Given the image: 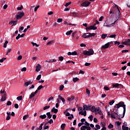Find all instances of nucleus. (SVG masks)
<instances>
[{
    "mask_svg": "<svg viewBox=\"0 0 130 130\" xmlns=\"http://www.w3.org/2000/svg\"><path fill=\"white\" fill-rule=\"evenodd\" d=\"M82 53L83 54H84V55H93V54H94V50H93V49L90 48L89 49H88V51L87 50H84L82 51Z\"/></svg>",
    "mask_w": 130,
    "mask_h": 130,
    "instance_id": "nucleus-3",
    "label": "nucleus"
},
{
    "mask_svg": "<svg viewBox=\"0 0 130 130\" xmlns=\"http://www.w3.org/2000/svg\"><path fill=\"white\" fill-rule=\"evenodd\" d=\"M91 4V3L90 2H88V1H85L84 2H83L81 6L82 7H88V6Z\"/></svg>",
    "mask_w": 130,
    "mask_h": 130,
    "instance_id": "nucleus-7",
    "label": "nucleus"
},
{
    "mask_svg": "<svg viewBox=\"0 0 130 130\" xmlns=\"http://www.w3.org/2000/svg\"><path fill=\"white\" fill-rule=\"evenodd\" d=\"M84 124H85V125L86 126H90V123H89L87 121H85V123H84Z\"/></svg>",
    "mask_w": 130,
    "mask_h": 130,
    "instance_id": "nucleus-38",
    "label": "nucleus"
},
{
    "mask_svg": "<svg viewBox=\"0 0 130 130\" xmlns=\"http://www.w3.org/2000/svg\"><path fill=\"white\" fill-rule=\"evenodd\" d=\"M128 52V50H123L122 51V53H125Z\"/></svg>",
    "mask_w": 130,
    "mask_h": 130,
    "instance_id": "nucleus-60",
    "label": "nucleus"
},
{
    "mask_svg": "<svg viewBox=\"0 0 130 130\" xmlns=\"http://www.w3.org/2000/svg\"><path fill=\"white\" fill-rule=\"evenodd\" d=\"M95 127H96L97 129H100V125L99 124H96L95 125Z\"/></svg>",
    "mask_w": 130,
    "mask_h": 130,
    "instance_id": "nucleus-63",
    "label": "nucleus"
},
{
    "mask_svg": "<svg viewBox=\"0 0 130 130\" xmlns=\"http://www.w3.org/2000/svg\"><path fill=\"white\" fill-rule=\"evenodd\" d=\"M49 128V126L47 125V126H44V129H48Z\"/></svg>",
    "mask_w": 130,
    "mask_h": 130,
    "instance_id": "nucleus-61",
    "label": "nucleus"
},
{
    "mask_svg": "<svg viewBox=\"0 0 130 130\" xmlns=\"http://www.w3.org/2000/svg\"><path fill=\"white\" fill-rule=\"evenodd\" d=\"M18 23V21H13L12 22V26H14V25H17V24Z\"/></svg>",
    "mask_w": 130,
    "mask_h": 130,
    "instance_id": "nucleus-51",
    "label": "nucleus"
},
{
    "mask_svg": "<svg viewBox=\"0 0 130 130\" xmlns=\"http://www.w3.org/2000/svg\"><path fill=\"white\" fill-rule=\"evenodd\" d=\"M59 60H60V61H62V60H63V57L62 56H59Z\"/></svg>",
    "mask_w": 130,
    "mask_h": 130,
    "instance_id": "nucleus-59",
    "label": "nucleus"
},
{
    "mask_svg": "<svg viewBox=\"0 0 130 130\" xmlns=\"http://www.w3.org/2000/svg\"><path fill=\"white\" fill-rule=\"evenodd\" d=\"M47 117V116L46 114L44 115H41L40 116V118H41V119H45V118Z\"/></svg>",
    "mask_w": 130,
    "mask_h": 130,
    "instance_id": "nucleus-20",
    "label": "nucleus"
},
{
    "mask_svg": "<svg viewBox=\"0 0 130 130\" xmlns=\"http://www.w3.org/2000/svg\"><path fill=\"white\" fill-rule=\"evenodd\" d=\"M32 84H33V81H29L26 82L24 83V86L25 87H28V86H29V85H31Z\"/></svg>",
    "mask_w": 130,
    "mask_h": 130,
    "instance_id": "nucleus-11",
    "label": "nucleus"
},
{
    "mask_svg": "<svg viewBox=\"0 0 130 130\" xmlns=\"http://www.w3.org/2000/svg\"><path fill=\"white\" fill-rule=\"evenodd\" d=\"M51 112H54V113H57L58 112V110L57 109H55V107H53L51 110Z\"/></svg>",
    "mask_w": 130,
    "mask_h": 130,
    "instance_id": "nucleus-16",
    "label": "nucleus"
},
{
    "mask_svg": "<svg viewBox=\"0 0 130 130\" xmlns=\"http://www.w3.org/2000/svg\"><path fill=\"white\" fill-rule=\"evenodd\" d=\"M7 59V58L3 57L0 60V62H4V61L6 60Z\"/></svg>",
    "mask_w": 130,
    "mask_h": 130,
    "instance_id": "nucleus-46",
    "label": "nucleus"
},
{
    "mask_svg": "<svg viewBox=\"0 0 130 130\" xmlns=\"http://www.w3.org/2000/svg\"><path fill=\"white\" fill-rule=\"evenodd\" d=\"M108 128L110 129L113 128V125L111 123H110L109 125H108Z\"/></svg>",
    "mask_w": 130,
    "mask_h": 130,
    "instance_id": "nucleus-43",
    "label": "nucleus"
},
{
    "mask_svg": "<svg viewBox=\"0 0 130 130\" xmlns=\"http://www.w3.org/2000/svg\"><path fill=\"white\" fill-rule=\"evenodd\" d=\"M74 99H75V96H72L71 98H68L67 100H68V101H73Z\"/></svg>",
    "mask_w": 130,
    "mask_h": 130,
    "instance_id": "nucleus-25",
    "label": "nucleus"
},
{
    "mask_svg": "<svg viewBox=\"0 0 130 130\" xmlns=\"http://www.w3.org/2000/svg\"><path fill=\"white\" fill-rule=\"evenodd\" d=\"M48 123H50V124H52V123H53V120H52V119H51L48 121Z\"/></svg>",
    "mask_w": 130,
    "mask_h": 130,
    "instance_id": "nucleus-49",
    "label": "nucleus"
},
{
    "mask_svg": "<svg viewBox=\"0 0 130 130\" xmlns=\"http://www.w3.org/2000/svg\"><path fill=\"white\" fill-rule=\"evenodd\" d=\"M115 106L117 107V109L120 107H123V112L122 116L121 117V118H123L124 117V115H125V111H126V106L124 104V102H120L119 103L116 104Z\"/></svg>",
    "mask_w": 130,
    "mask_h": 130,
    "instance_id": "nucleus-2",
    "label": "nucleus"
},
{
    "mask_svg": "<svg viewBox=\"0 0 130 130\" xmlns=\"http://www.w3.org/2000/svg\"><path fill=\"white\" fill-rule=\"evenodd\" d=\"M54 41L53 40L50 41V42H48L47 44V45H50V44H52V43H54Z\"/></svg>",
    "mask_w": 130,
    "mask_h": 130,
    "instance_id": "nucleus-36",
    "label": "nucleus"
},
{
    "mask_svg": "<svg viewBox=\"0 0 130 130\" xmlns=\"http://www.w3.org/2000/svg\"><path fill=\"white\" fill-rule=\"evenodd\" d=\"M22 98H23V97L22 96V95H20V96H18L17 98V100H22Z\"/></svg>",
    "mask_w": 130,
    "mask_h": 130,
    "instance_id": "nucleus-56",
    "label": "nucleus"
},
{
    "mask_svg": "<svg viewBox=\"0 0 130 130\" xmlns=\"http://www.w3.org/2000/svg\"><path fill=\"white\" fill-rule=\"evenodd\" d=\"M42 67H41V66H40V64L39 63H38L37 64V66H36V72H39L40 71V70H41Z\"/></svg>",
    "mask_w": 130,
    "mask_h": 130,
    "instance_id": "nucleus-10",
    "label": "nucleus"
},
{
    "mask_svg": "<svg viewBox=\"0 0 130 130\" xmlns=\"http://www.w3.org/2000/svg\"><path fill=\"white\" fill-rule=\"evenodd\" d=\"M35 95L34 92H32L29 96V99H32L33 97H35Z\"/></svg>",
    "mask_w": 130,
    "mask_h": 130,
    "instance_id": "nucleus-27",
    "label": "nucleus"
},
{
    "mask_svg": "<svg viewBox=\"0 0 130 130\" xmlns=\"http://www.w3.org/2000/svg\"><path fill=\"white\" fill-rule=\"evenodd\" d=\"M58 99H60V100H61L63 103H64L66 102V100H64V99H63V98H62L60 95H59L58 96Z\"/></svg>",
    "mask_w": 130,
    "mask_h": 130,
    "instance_id": "nucleus-17",
    "label": "nucleus"
},
{
    "mask_svg": "<svg viewBox=\"0 0 130 130\" xmlns=\"http://www.w3.org/2000/svg\"><path fill=\"white\" fill-rule=\"evenodd\" d=\"M23 30H24V27L23 26H21L19 28V32L20 33H22V31H23Z\"/></svg>",
    "mask_w": 130,
    "mask_h": 130,
    "instance_id": "nucleus-32",
    "label": "nucleus"
},
{
    "mask_svg": "<svg viewBox=\"0 0 130 130\" xmlns=\"http://www.w3.org/2000/svg\"><path fill=\"white\" fill-rule=\"evenodd\" d=\"M114 102H115V101H114V100H112V101L109 102V104H110V105H113Z\"/></svg>",
    "mask_w": 130,
    "mask_h": 130,
    "instance_id": "nucleus-54",
    "label": "nucleus"
},
{
    "mask_svg": "<svg viewBox=\"0 0 130 130\" xmlns=\"http://www.w3.org/2000/svg\"><path fill=\"white\" fill-rule=\"evenodd\" d=\"M114 44H115V45H119V44H120V42H119L117 41H116L114 42Z\"/></svg>",
    "mask_w": 130,
    "mask_h": 130,
    "instance_id": "nucleus-44",
    "label": "nucleus"
},
{
    "mask_svg": "<svg viewBox=\"0 0 130 130\" xmlns=\"http://www.w3.org/2000/svg\"><path fill=\"white\" fill-rule=\"evenodd\" d=\"M121 44H123L124 45H130L129 43H128V42H127V41L123 42H122Z\"/></svg>",
    "mask_w": 130,
    "mask_h": 130,
    "instance_id": "nucleus-26",
    "label": "nucleus"
},
{
    "mask_svg": "<svg viewBox=\"0 0 130 130\" xmlns=\"http://www.w3.org/2000/svg\"><path fill=\"white\" fill-rule=\"evenodd\" d=\"M79 114H81V115H83L84 116H86L87 115V111L86 110H84V111H80L79 112Z\"/></svg>",
    "mask_w": 130,
    "mask_h": 130,
    "instance_id": "nucleus-14",
    "label": "nucleus"
},
{
    "mask_svg": "<svg viewBox=\"0 0 130 130\" xmlns=\"http://www.w3.org/2000/svg\"><path fill=\"white\" fill-rule=\"evenodd\" d=\"M57 22V23H61V22H62V18H58Z\"/></svg>",
    "mask_w": 130,
    "mask_h": 130,
    "instance_id": "nucleus-45",
    "label": "nucleus"
},
{
    "mask_svg": "<svg viewBox=\"0 0 130 130\" xmlns=\"http://www.w3.org/2000/svg\"><path fill=\"white\" fill-rule=\"evenodd\" d=\"M22 55L18 56L17 57V60H21V59H22Z\"/></svg>",
    "mask_w": 130,
    "mask_h": 130,
    "instance_id": "nucleus-58",
    "label": "nucleus"
},
{
    "mask_svg": "<svg viewBox=\"0 0 130 130\" xmlns=\"http://www.w3.org/2000/svg\"><path fill=\"white\" fill-rule=\"evenodd\" d=\"M25 16V13L23 12L18 13V15L16 16V20H19V19H22V17Z\"/></svg>",
    "mask_w": 130,
    "mask_h": 130,
    "instance_id": "nucleus-5",
    "label": "nucleus"
},
{
    "mask_svg": "<svg viewBox=\"0 0 130 130\" xmlns=\"http://www.w3.org/2000/svg\"><path fill=\"white\" fill-rule=\"evenodd\" d=\"M72 33H73V30L68 31L66 32V35H67V36H69V35H71Z\"/></svg>",
    "mask_w": 130,
    "mask_h": 130,
    "instance_id": "nucleus-30",
    "label": "nucleus"
},
{
    "mask_svg": "<svg viewBox=\"0 0 130 130\" xmlns=\"http://www.w3.org/2000/svg\"><path fill=\"white\" fill-rule=\"evenodd\" d=\"M111 117L112 118H114V119H115V118H116V117H115V116H114V114H111Z\"/></svg>",
    "mask_w": 130,
    "mask_h": 130,
    "instance_id": "nucleus-55",
    "label": "nucleus"
},
{
    "mask_svg": "<svg viewBox=\"0 0 130 130\" xmlns=\"http://www.w3.org/2000/svg\"><path fill=\"white\" fill-rule=\"evenodd\" d=\"M80 130H86V125H83L80 128Z\"/></svg>",
    "mask_w": 130,
    "mask_h": 130,
    "instance_id": "nucleus-48",
    "label": "nucleus"
},
{
    "mask_svg": "<svg viewBox=\"0 0 130 130\" xmlns=\"http://www.w3.org/2000/svg\"><path fill=\"white\" fill-rule=\"evenodd\" d=\"M41 79V75L40 74V75H39L37 76V78H36V80H37L38 81H39Z\"/></svg>",
    "mask_w": 130,
    "mask_h": 130,
    "instance_id": "nucleus-34",
    "label": "nucleus"
},
{
    "mask_svg": "<svg viewBox=\"0 0 130 130\" xmlns=\"http://www.w3.org/2000/svg\"><path fill=\"white\" fill-rule=\"evenodd\" d=\"M86 92L87 95H90V90L89 89H86Z\"/></svg>",
    "mask_w": 130,
    "mask_h": 130,
    "instance_id": "nucleus-62",
    "label": "nucleus"
},
{
    "mask_svg": "<svg viewBox=\"0 0 130 130\" xmlns=\"http://www.w3.org/2000/svg\"><path fill=\"white\" fill-rule=\"evenodd\" d=\"M88 118H89L90 121H92L93 120V115H91L88 117Z\"/></svg>",
    "mask_w": 130,
    "mask_h": 130,
    "instance_id": "nucleus-53",
    "label": "nucleus"
},
{
    "mask_svg": "<svg viewBox=\"0 0 130 130\" xmlns=\"http://www.w3.org/2000/svg\"><path fill=\"white\" fill-rule=\"evenodd\" d=\"M96 29H97V27L94 26V25L90 26L89 27L86 28V30L87 32H89L90 30H96Z\"/></svg>",
    "mask_w": 130,
    "mask_h": 130,
    "instance_id": "nucleus-6",
    "label": "nucleus"
},
{
    "mask_svg": "<svg viewBox=\"0 0 130 130\" xmlns=\"http://www.w3.org/2000/svg\"><path fill=\"white\" fill-rule=\"evenodd\" d=\"M82 37H83V38H85V39L90 38V36L89 34H88V33H86V34H84L82 36Z\"/></svg>",
    "mask_w": 130,
    "mask_h": 130,
    "instance_id": "nucleus-15",
    "label": "nucleus"
},
{
    "mask_svg": "<svg viewBox=\"0 0 130 130\" xmlns=\"http://www.w3.org/2000/svg\"><path fill=\"white\" fill-rule=\"evenodd\" d=\"M117 116H116V117L118 118V119H119V120H121V119H120V117L121 116V114H118V115H117Z\"/></svg>",
    "mask_w": 130,
    "mask_h": 130,
    "instance_id": "nucleus-37",
    "label": "nucleus"
},
{
    "mask_svg": "<svg viewBox=\"0 0 130 130\" xmlns=\"http://www.w3.org/2000/svg\"><path fill=\"white\" fill-rule=\"evenodd\" d=\"M27 118H29V115H25L23 117V120H26Z\"/></svg>",
    "mask_w": 130,
    "mask_h": 130,
    "instance_id": "nucleus-29",
    "label": "nucleus"
},
{
    "mask_svg": "<svg viewBox=\"0 0 130 130\" xmlns=\"http://www.w3.org/2000/svg\"><path fill=\"white\" fill-rule=\"evenodd\" d=\"M104 90H106V91H109V90H110L109 87H108V86H105L104 87Z\"/></svg>",
    "mask_w": 130,
    "mask_h": 130,
    "instance_id": "nucleus-47",
    "label": "nucleus"
},
{
    "mask_svg": "<svg viewBox=\"0 0 130 130\" xmlns=\"http://www.w3.org/2000/svg\"><path fill=\"white\" fill-rule=\"evenodd\" d=\"M78 111H79V112H80V111H83V107H79L78 109Z\"/></svg>",
    "mask_w": 130,
    "mask_h": 130,
    "instance_id": "nucleus-52",
    "label": "nucleus"
},
{
    "mask_svg": "<svg viewBox=\"0 0 130 130\" xmlns=\"http://www.w3.org/2000/svg\"><path fill=\"white\" fill-rule=\"evenodd\" d=\"M79 78H78V77H75L73 78V81L74 82V83H76L77 82H78V81H79Z\"/></svg>",
    "mask_w": 130,
    "mask_h": 130,
    "instance_id": "nucleus-24",
    "label": "nucleus"
},
{
    "mask_svg": "<svg viewBox=\"0 0 130 130\" xmlns=\"http://www.w3.org/2000/svg\"><path fill=\"white\" fill-rule=\"evenodd\" d=\"M87 34L89 35V37H94V36H95V35H96V34H95V33L87 32Z\"/></svg>",
    "mask_w": 130,
    "mask_h": 130,
    "instance_id": "nucleus-21",
    "label": "nucleus"
},
{
    "mask_svg": "<svg viewBox=\"0 0 130 130\" xmlns=\"http://www.w3.org/2000/svg\"><path fill=\"white\" fill-rule=\"evenodd\" d=\"M113 88H122V85L118 83H115L112 85Z\"/></svg>",
    "mask_w": 130,
    "mask_h": 130,
    "instance_id": "nucleus-8",
    "label": "nucleus"
},
{
    "mask_svg": "<svg viewBox=\"0 0 130 130\" xmlns=\"http://www.w3.org/2000/svg\"><path fill=\"white\" fill-rule=\"evenodd\" d=\"M43 88V85H40V86L38 87L37 90H38V91H39V90H41V89H42Z\"/></svg>",
    "mask_w": 130,
    "mask_h": 130,
    "instance_id": "nucleus-41",
    "label": "nucleus"
},
{
    "mask_svg": "<svg viewBox=\"0 0 130 130\" xmlns=\"http://www.w3.org/2000/svg\"><path fill=\"white\" fill-rule=\"evenodd\" d=\"M115 7H116V8H113V9L111 10V11H110V14H113L114 15H115L116 20L114 22L110 24H107V23L106 22H107V21H106L105 23L104 24V26L105 27H113V26L115 25V23H116L117 20H118L120 18V11H119L118 6L117 5H115Z\"/></svg>",
    "mask_w": 130,
    "mask_h": 130,
    "instance_id": "nucleus-1",
    "label": "nucleus"
},
{
    "mask_svg": "<svg viewBox=\"0 0 130 130\" xmlns=\"http://www.w3.org/2000/svg\"><path fill=\"white\" fill-rule=\"evenodd\" d=\"M113 111H115L114 112V113H115V114H116V115H118V109H117V107H116V106H114Z\"/></svg>",
    "mask_w": 130,
    "mask_h": 130,
    "instance_id": "nucleus-12",
    "label": "nucleus"
},
{
    "mask_svg": "<svg viewBox=\"0 0 130 130\" xmlns=\"http://www.w3.org/2000/svg\"><path fill=\"white\" fill-rule=\"evenodd\" d=\"M49 108H50V106H47L43 108V110H46V109H49Z\"/></svg>",
    "mask_w": 130,
    "mask_h": 130,
    "instance_id": "nucleus-35",
    "label": "nucleus"
},
{
    "mask_svg": "<svg viewBox=\"0 0 130 130\" xmlns=\"http://www.w3.org/2000/svg\"><path fill=\"white\" fill-rule=\"evenodd\" d=\"M106 36H107V35H106V34H102V39H105L106 38Z\"/></svg>",
    "mask_w": 130,
    "mask_h": 130,
    "instance_id": "nucleus-33",
    "label": "nucleus"
},
{
    "mask_svg": "<svg viewBox=\"0 0 130 130\" xmlns=\"http://www.w3.org/2000/svg\"><path fill=\"white\" fill-rule=\"evenodd\" d=\"M46 115L47 116L48 118H49V119H50V118H51V117H52V115H51V114L50 113V112H47L46 113Z\"/></svg>",
    "mask_w": 130,
    "mask_h": 130,
    "instance_id": "nucleus-19",
    "label": "nucleus"
},
{
    "mask_svg": "<svg viewBox=\"0 0 130 130\" xmlns=\"http://www.w3.org/2000/svg\"><path fill=\"white\" fill-rule=\"evenodd\" d=\"M89 110L92 112H95L96 111V107H95V106H92L91 108V107L90 108Z\"/></svg>",
    "mask_w": 130,
    "mask_h": 130,
    "instance_id": "nucleus-18",
    "label": "nucleus"
},
{
    "mask_svg": "<svg viewBox=\"0 0 130 130\" xmlns=\"http://www.w3.org/2000/svg\"><path fill=\"white\" fill-rule=\"evenodd\" d=\"M83 110H90V108L91 107V106H88L87 105H84L83 106Z\"/></svg>",
    "mask_w": 130,
    "mask_h": 130,
    "instance_id": "nucleus-9",
    "label": "nucleus"
},
{
    "mask_svg": "<svg viewBox=\"0 0 130 130\" xmlns=\"http://www.w3.org/2000/svg\"><path fill=\"white\" fill-rule=\"evenodd\" d=\"M122 130H128V127L125 126L124 125L122 126Z\"/></svg>",
    "mask_w": 130,
    "mask_h": 130,
    "instance_id": "nucleus-22",
    "label": "nucleus"
},
{
    "mask_svg": "<svg viewBox=\"0 0 130 130\" xmlns=\"http://www.w3.org/2000/svg\"><path fill=\"white\" fill-rule=\"evenodd\" d=\"M64 113H66V116H70V115H71V114L69 112H68V109H67L66 111L64 112Z\"/></svg>",
    "mask_w": 130,
    "mask_h": 130,
    "instance_id": "nucleus-28",
    "label": "nucleus"
},
{
    "mask_svg": "<svg viewBox=\"0 0 130 130\" xmlns=\"http://www.w3.org/2000/svg\"><path fill=\"white\" fill-rule=\"evenodd\" d=\"M71 4H72L71 2L67 3L66 4L65 6L66 7H69V6H70V5H71Z\"/></svg>",
    "mask_w": 130,
    "mask_h": 130,
    "instance_id": "nucleus-57",
    "label": "nucleus"
},
{
    "mask_svg": "<svg viewBox=\"0 0 130 130\" xmlns=\"http://www.w3.org/2000/svg\"><path fill=\"white\" fill-rule=\"evenodd\" d=\"M6 96H7V93H5V94H3L2 96V98H1V101L2 102H4V101H6Z\"/></svg>",
    "mask_w": 130,
    "mask_h": 130,
    "instance_id": "nucleus-13",
    "label": "nucleus"
},
{
    "mask_svg": "<svg viewBox=\"0 0 130 130\" xmlns=\"http://www.w3.org/2000/svg\"><path fill=\"white\" fill-rule=\"evenodd\" d=\"M10 105H12V102L9 101L7 102V106H10Z\"/></svg>",
    "mask_w": 130,
    "mask_h": 130,
    "instance_id": "nucleus-42",
    "label": "nucleus"
},
{
    "mask_svg": "<svg viewBox=\"0 0 130 130\" xmlns=\"http://www.w3.org/2000/svg\"><path fill=\"white\" fill-rule=\"evenodd\" d=\"M64 88V86L63 85H60L59 87V90L60 91H62L63 90V88Z\"/></svg>",
    "mask_w": 130,
    "mask_h": 130,
    "instance_id": "nucleus-40",
    "label": "nucleus"
},
{
    "mask_svg": "<svg viewBox=\"0 0 130 130\" xmlns=\"http://www.w3.org/2000/svg\"><path fill=\"white\" fill-rule=\"evenodd\" d=\"M112 43H113V42H110L105 44L104 45H103L101 47V49H107V48L110 46V44Z\"/></svg>",
    "mask_w": 130,
    "mask_h": 130,
    "instance_id": "nucleus-4",
    "label": "nucleus"
},
{
    "mask_svg": "<svg viewBox=\"0 0 130 130\" xmlns=\"http://www.w3.org/2000/svg\"><path fill=\"white\" fill-rule=\"evenodd\" d=\"M66 127V123H62L61 126H60V128L62 130L64 129Z\"/></svg>",
    "mask_w": 130,
    "mask_h": 130,
    "instance_id": "nucleus-23",
    "label": "nucleus"
},
{
    "mask_svg": "<svg viewBox=\"0 0 130 130\" xmlns=\"http://www.w3.org/2000/svg\"><path fill=\"white\" fill-rule=\"evenodd\" d=\"M8 43H9V42L8 41H6L3 46V47H4V48H7V44H8Z\"/></svg>",
    "mask_w": 130,
    "mask_h": 130,
    "instance_id": "nucleus-31",
    "label": "nucleus"
},
{
    "mask_svg": "<svg viewBox=\"0 0 130 130\" xmlns=\"http://www.w3.org/2000/svg\"><path fill=\"white\" fill-rule=\"evenodd\" d=\"M115 123H117V125L118 126V127H119V125L121 124V122H120L119 121H116Z\"/></svg>",
    "mask_w": 130,
    "mask_h": 130,
    "instance_id": "nucleus-50",
    "label": "nucleus"
},
{
    "mask_svg": "<svg viewBox=\"0 0 130 130\" xmlns=\"http://www.w3.org/2000/svg\"><path fill=\"white\" fill-rule=\"evenodd\" d=\"M31 44L33 45V46H37V47H38V46H39V45H37L36 43L33 42H31Z\"/></svg>",
    "mask_w": 130,
    "mask_h": 130,
    "instance_id": "nucleus-39",
    "label": "nucleus"
},
{
    "mask_svg": "<svg viewBox=\"0 0 130 130\" xmlns=\"http://www.w3.org/2000/svg\"><path fill=\"white\" fill-rule=\"evenodd\" d=\"M86 129L87 130H91V127H90L89 126H86Z\"/></svg>",
    "mask_w": 130,
    "mask_h": 130,
    "instance_id": "nucleus-64",
    "label": "nucleus"
}]
</instances>
